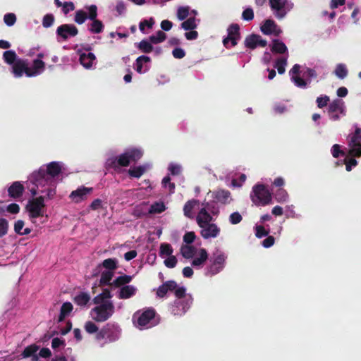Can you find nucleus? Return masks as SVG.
Returning <instances> with one entry per match:
<instances>
[{
    "mask_svg": "<svg viewBox=\"0 0 361 361\" xmlns=\"http://www.w3.org/2000/svg\"><path fill=\"white\" fill-rule=\"evenodd\" d=\"M287 65V59L282 58L276 62L275 68H277L279 74H283L285 72L286 66Z\"/></svg>",
    "mask_w": 361,
    "mask_h": 361,
    "instance_id": "3c124183",
    "label": "nucleus"
},
{
    "mask_svg": "<svg viewBox=\"0 0 361 361\" xmlns=\"http://www.w3.org/2000/svg\"><path fill=\"white\" fill-rule=\"evenodd\" d=\"M91 298L89 293L85 292H80L73 298V301L78 306H85L90 300Z\"/></svg>",
    "mask_w": 361,
    "mask_h": 361,
    "instance_id": "2f4dec72",
    "label": "nucleus"
},
{
    "mask_svg": "<svg viewBox=\"0 0 361 361\" xmlns=\"http://www.w3.org/2000/svg\"><path fill=\"white\" fill-rule=\"evenodd\" d=\"M196 235L193 231L187 232L183 235V241L187 244H191L194 242Z\"/></svg>",
    "mask_w": 361,
    "mask_h": 361,
    "instance_id": "0e129e2a",
    "label": "nucleus"
},
{
    "mask_svg": "<svg viewBox=\"0 0 361 361\" xmlns=\"http://www.w3.org/2000/svg\"><path fill=\"white\" fill-rule=\"evenodd\" d=\"M261 31L265 35H274L279 36L282 33V30L276 25L273 20H266L262 25Z\"/></svg>",
    "mask_w": 361,
    "mask_h": 361,
    "instance_id": "f3484780",
    "label": "nucleus"
},
{
    "mask_svg": "<svg viewBox=\"0 0 361 361\" xmlns=\"http://www.w3.org/2000/svg\"><path fill=\"white\" fill-rule=\"evenodd\" d=\"M25 209L28 213L30 219L32 223H35V219L37 218L47 219L46 214L47 209L46 204H25Z\"/></svg>",
    "mask_w": 361,
    "mask_h": 361,
    "instance_id": "9b49d317",
    "label": "nucleus"
},
{
    "mask_svg": "<svg viewBox=\"0 0 361 361\" xmlns=\"http://www.w3.org/2000/svg\"><path fill=\"white\" fill-rule=\"evenodd\" d=\"M163 187L168 190L169 192H173L175 189V185L173 183H171L170 177L166 176L162 180Z\"/></svg>",
    "mask_w": 361,
    "mask_h": 361,
    "instance_id": "5fc2aeb1",
    "label": "nucleus"
},
{
    "mask_svg": "<svg viewBox=\"0 0 361 361\" xmlns=\"http://www.w3.org/2000/svg\"><path fill=\"white\" fill-rule=\"evenodd\" d=\"M195 252V247L192 245H183L180 248L181 255L185 259L192 258Z\"/></svg>",
    "mask_w": 361,
    "mask_h": 361,
    "instance_id": "a19ab883",
    "label": "nucleus"
},
{
    "mask_svg": "<svg viewBox=\"0 0 361 361\" xmlns=\"http://www.w3.org/2000/svg\"><path fill=\"white\" fill-rule=\"evenodd\" d=\"M112 295L109 289H104L103 291L93 298V302L94 304H99L100 302H106V299L111 298Z\"/></svg>",
    "mask_w": 361,
    "mask_h": 361,
    "instance_id": "4c0bfd02",
    "label": "nucleus"
},
{
    "mask_svg": "<svg viewBox=\"0 0 361 361\" xmlns=\"http://www.w3.org/2000/svg\"><path fill=\"white\" fill-rule=\"evenodd\" d=\"M92 23L90 25L89 30L92 33H100L103 31L104 29V25L102 21L97 19L95 18L94 19H91Z\"/></svg>",
    "mask_w": 361,
    "mask_h": 361,
    "instance_id": "58836bf2",
    "label": "nucleus"
},
{
    "mask_svg": "<svg viewBox=\"0 0 361 361\" xmlns=\"http://www.w3.org/2000/svg\"><path fill=\"white\" fill-rule=\"evenodd\" d=\"M39 349V346L37 345V344H31L25 348L24 350L21 353V356L23 358H28L32 355H34L35 353H37Z\"/></svg>",
    "mask_w": 361,
    "mask_h": 361,
    "instance_id": "79ce46f5",
    "label": "nucleus"
},
{
    "mask_svg": "<svg viewBox=\"0 0 361 361\" xmlns=\"http://www.w3.org/2000/svg\"><path fill=\"white\" fill-rule=\"evenodd\" d=\"M152 42L149 40H142L138 44L137 48L144 53H149L152 51L153 47Z\"/></svg>",
    "mask_w": 361,
    "mask_h": 361,
    "instance_id": "49530a36",
    "label": "nucleus"
},
{
    "mask_svg": "<svg viewBox=\"0 0 361 361\" xmlns=\"http://www.w3.org/2000/svg\"><path fill=\"white\" fill-rule=\"evenodd\" d=\"M245 45L247 48L253 49L257 47H265L267 45V41L263 39L259 35H251L245 38Z\"/></svg>",
    "mask_w": 361,
    "mask_h": 361,
    "instance_id": "a211bd4d",
    "label": "nucleus"
},
{
    "mask_svg": "<svg viewBox=\"0 0 361 361\" xmlns=\"http://www.w3.org/2000/svg\"><path fill=\"white\" fill-rule=\"evenodd\" d=\"M250 198L253 202L269 203L271 200V194L264 185L257 184L252 188Z\"/></svg>",
    "mask_w": 361,
    "mask_h": 361,
    "instance_id": "6e6552de",
    "label": "nucleus"
},
{
    "mask_svg": "<svg viewBox=\"0 0 361 361\" xmlns=\"http://www.w3.org/2000/svg\"><path fill=\"white\" fill-rule=\"evenodd\" d=\"M348 154L352 157L361 155V128L358 127L349 135Z\"/></svg>",
    "mask_w": 361,
    "mask_h": 361,
    "instance_id": "1a4fd4ad",
    "label": "nucleus"
},
{
    "mask_svg": "<svg viewBox=\"0 0 361 361\" xmlns=\"http://www.w3.org/2000/svg\"><path fill=\"white\" fill-rule=\"evenodd\" d=\"M219 232L220 229L216 224H206L204 228H202V230L201 231V235L204 238L208 239L209 238L216 237Z\"/></svg>",
    "mask_w": 361,
    "mask_h": 361,
    "instance_id": "aec40b11",
    "label": "nucleus"
},
{
    "mask_svg": "<svg viewBox=\"0 0 361 361\" xmlns=\"http://www.w3.org/2000/svg\"><path fill=\"white\" fill-rule=\"evenodd\" d=\"M226 255L221 250H216L209 259L210 264L206 269L205 274L212 276L221 272L226 264Z\"/></svg>",
    "mask_w": 361,
    "mask_h": 361,
    "instance_id": "39448f33",
    "label": "nucleus"
},
{
    "mask_svg": "<svg viewBox=\"0 0 361 361\" xmlns=\"http://www.w3.org/2000/svg\"><path fill=\"white\" fill-rule=\"evenodd\" d=\"M173 252V250L170 244H169V243L161 244L160 251H159V254L161 256H163V255L171 256V255H172Z\"/></svg>",
    "mask_w": 361,
    "mask_h": 361,
    "instance_id": "8fccbe9b",
    "label": "nucleus"
},
{
    "mask_svg": "<svg viewBox=\"0 0 361 361\" xmlns=\"http://www.w3.org/2000/svg\"><path fill=\"white\" fill-rule=\"evenodd\" d=\"M148 204H137L134 208L133 214L136 219L148 218Z\"/></svg>",
    "mask_w": 361,
    "mask_h": 361,
    "instance_id": "7c9ffc66",
    "label": "nucleus"
},
{
    "mask_svg": "<svg viewBox=\"0 0 361 361\" xmlns=\"http://www.w3.org/2000/svg\"><path fill=\"white\" fill-rule=\"evenodd\" d=\"M196 220L198 226L200 228H204L206 224H209L212 221V217L205 208H202L199 212Z\"/></svg>",
    "mask_w": 361,
    "mask_h": 361,
    "instance_id": "393cba45",
    "label": "nucleus"
},
{
    "mask_svg": "<svg viewBox=\"0 0 361 361\" xmlns=\"http://www.w3.org/2000/svg\"><path fill=\"white\" fill-rule=\"evenodd\" d=\"M97 305L91 310L92 319L97 322H106L111 317L115 312V307L111 301H106Z\"/></svg>",
    "mask_w": 361,
    "mask_h": 361,
    "instance_id": "20e7f679",
    "label": "nucleus"
},
{
    "mask_svg": "<svg viewBox=\"0 0 361 361\" xmlns=\"http://www.w3.org/2000/svg\"><path fill=\"white\" fill-rule=\"evenodd\" d=\"M16 18L13 13H7L4 17V21L8 26H12L16 23Z\"/></svg>",
    "mask_w": 361,
    "mask_h": 361,
    "instance_id": "052dcab7",
    "label": "nucleus"
},
{
    "mask_svg": "<svg viewBox=\"0 0 361 361\" xmlns=\"http://www.w3.org/2000/svg\"><path fill=\"white\" fill-rule=\"evenodd\" d=\"M4 59L8 64H12L16 59V54L13 51H6L4 53Z\"/></svg>",
    "mask_w": 361,
    "mask_h": 361,
    "instance_id": "864d4df0",
    "label": "nucleus"
},
{
    "mask_svg": "<svg viewBox=\"0 0 361 361\" xmlns=\"http://www.w3.org/2000/svg\"><path fill=\"white\" fill-rule=\"evenodd\" d=\"M348 73L347 68L343 64H338L335 70L336 75L339 78H344Z\"/></svg>",
    "mask_w": 361,
    "mask_h": 361,
    "instance_id": "603ef678",
    "label": "nucleus"
},
{
    "mask_svg": "<svg viewBox=\"0 0 361 361\" xmlns=\"http://www.w3.org/2000/svg\"><path fill=\"white\" fill-rule=\"evenodd\" d=\"M78 32L77 27L72 24H64L56 30L57 35L63 39L75 36Z\"/></svg>",
    "mask_w": 361,
    "mask_h": 361,
    "instance_id": "dca6fc26",
    "label": "nucleus"
},
{
    "mask_svg": "<svg viewBox=\"0 0 361 361\" xmlns=\"http://www.w3.org/2000/svg\"><path fill=\"white\" fill-rule=\"evenodd\" d=\"M24 190V187L20 182H14L8 189V195L12 197H20Z\"/></svg>",
    "mask_w": 361,
    "mask_h": 361,
    "instance_id": "c756f323",
    "label": "nucleus"
},
{
    "mask_svg": "<svg viewBox=\"0 0 361 361\" xmlns=\"http://www.w3.org/2000/svg\"><path fill=\"white\" fill-rule=\"evenodd\" d=\"M85 331L89 334H94L98 332L97 326L92 322L88 321L85 324L84 326Z\"/></svg>",
    "mask_w": 361,
    "mask_h": 361,
    "instance_id": "6e6d98bb",
    "label": "nucleus"
},
{
    "mask_svg": "<svg viewBox=\"0 0 361 361\" xmlns=\"http://www.w3.org/2000/svg\"><path fill=\"white\" fill-rule=\"evenodd\" d=\"M62 164L60 162H51L49 164L46 169L40 168L38 171L34 172L30 177L32 185H28L27 188L30 192V196L36 198L35 203H42L52 197L55 191L52 188H49L46 191L39 189L46 185H49L52 183V178L55 177L61 172Z\"/></svg>",
    "mask_w": 361,
    "mask_h": 361,
    "instance_id": "f257e3e1",
    "label": "nucleus"
},
{
    "mask_svg": "<svg viewBox=\"0 0 361 361\" xmlns=\"http://www.w3.org/2000/svg\"><path fill=\"white\" fill-rule=\"evenodd\" d=\"M271 50L276 53L283 54L287 51V47L283 42L276 39L273 41Z\"/></svg>",
    "mask_w": 361,
    "mask_h": 361,
    "instance_id": "37998d69",
    "label": "nucleus"
},
{
    "mask_svg": "<svg viewBox=\"0 0 361 361\" xmlns=\"http://www.w3.org/2000/svg\"><path fill=\"white\" fill-rule=\"evenodd\" d=\"M300 66L296 64L290 71L289 74L290 75L291 80L299 87H304L307 84L303 78L300 76Z\"/></svg>",
    "mask_w": 361,
    "mask_h": 361,
    "instance_id": "6ab92c4d",
    "label": "nucleus"
},
{
    "mask_svg": "<svg viewBox=\"0 0 361 361\" xmlns=\"http://www.w3.org/2000/svg\"><path fill=\"white\" fill-rule=\"evenodd\" d=\"M242 219L241 214L238 212L232 213L229 216V221L231 224H238Z\"/></svg>",
    "mask_w": 361,
    "mask_h": 361,
    "instance_id": "13d9d810",
    "label": "nucleus"
},
{
    "mask_svg": "<svg viewBox=\"0 0 361 361\" xmlns=\"http://www.w3.org/2000/svg\"><path fill=\"white\" fill-rule=\"evenodd\" d=\"M149 166V165H144L132 167L128 170V173L131 177L140 178Z\"/></svg>",
    "mask_w": 361,
    "mask_h": 361,
    "instance_id": "e433bc0d",
    "label": "nucleus"
},
{
    "mask_svg": "<svg viewBox=\"0 0 361 361\" xmlns=\"http://www.w3.org/2000/svg\"><path fill=\"white\" fill-rule=\"evenodd\" d=\"M136 288L131 285L124 286L121 288L118 292V298L128 299L133 297L136 293Z\"/></svg>",
    "mask_w": 361,
    "mask_h": 361,
    "instance_id": "cd10ccee",
    "label": "nucleus"
},
{
    "mask_svg": "<svg viewBox=\"0 0 361 361\" xmlns=\"http://www.w3.org/2000/svg\"><path fill=\"white\" fill-rule=\"evenodd\" d=\"M73 305L70 302H64L60 309V314L58 318V322H63L73 310Z\"/></svg>",
    "mask_w": 361,
    "mask_h": 361,
    "instance_id": "473e14b6",
    "label": "nucleus"
},
{
    "mask_svg": "<svg viewBox=\"0 0 361 361\" xmlns=\"http://www.w3.org/2000/svg\"><path fill=\"white\" fill-rule=\"evenodd\" d=\"M87 13L83 10H78L75 12L74 20L76 23L81 25L87 18L94 19L97 16V7L96 5L85 6Z\"/></svg>",
    "mask_w": 361,
    "mask_h": 361,
    "instance_id": "9d476101",
    "label": "nucleus"
},
{
    "mask_svg": "<svg viewBox=\"0 0 361 361\" xmlns=\"http://www.w3.org/2000/svg\"><path fill=\"white\" fill-rule=\"evenodd\" d=\"M25 226V222L23 220H18L14 224V231L15 232L20 235L23 231V228Z\"/></svg>",
    "mask_w": 361,
    "mask_h": 361,
    "instance_id": "338daca9",
    "label": "nucleus"
},
{
    "mask_svg": "<svg viewBox=\"0 0 361 361\" xmlns=\"http://www.w3.org/2000/svg\"><path fill=\"white\" fill-rule=\"evenodd\" d=\"M27 63L23 60H18L12 66V71L15 77L20 78L23 73L26 74Z\"/></svg>",
    "mask_w": 361,
    "mask_h": 361,
    "instance_id": "a878e982",
    "label": "nucleus"
},
{
    "mask_svg": "<svg viewBox=\"0 0 361 361\" xmlns=\"http://www.w3.org/2000/svg\"><path fill=\"white\" fill-rule=\"evenodd\" d=\"M99 265H101V268L104 267L107 271H114L118 268V260L115 258H108L104 259Z\"/></svg>",
    "mask_w": 361,
    "mask_h": 361,
    "instance_id": "c9c22d12",
    "label": "nucleus"
},
{
    "mask_svg": "<svg viewBox=\"0 0 361 361\" xmlns=\"http://www.w3.org/2000/svg\"><path fill=\"white\" fill-rule=\"evenodd\" d=\"M192 302V298L190 296L188 298H183L180 300L175 301L176 307L173 308L172 313L174 315L179 316L184 314L190 307Z\"/></svg>",
    "mask_w": 361,
    "mask_h": 361,
    "instance_id": "4468645a",
    "label": "nucleus"
},
{
    "mask_svg": "<svg viewBox=\"0 0 361 361\" xmlns=\"http://www.w3.org/2000/svg\"><path fill=\"white\" fill-rule=\"evenodd\" d=\"M44 54L42 53L39 54L37 55V59L33 61L32 66H27V69L26 70V75L27 77L36 76L41 74L44 71L45 64L44 61L41 60Z\"/></svg>",
    "mask_w": 361,
    "mask_h": 361,
    "instance_id": "f8f14e48",
    "label": "nucleus"
},
{
    "mask_svg": "<svg viewBox=\"0 0 361 361\" xmlns=\"http://www.w3.org/2000/svg\"><path fill=\"white\" fill-rule=\"evenodd\" d=\"M96 57L94 54L85 51L80 54V61L85 68H90L95 63Z\"/></svg>",
    "mask_w": 361,
    "mask_h": 361,
    "instance_id": "b1692460",
    "label": "nucleus"
},
{
    "mask_svg": "<svg viewBox=\"0 0 361 361\" xmlns=\"http://www.w3.org/2000/svg\"><path fill=\"white\" fill-rule=\"evenodd\" d=\"M121 330L118 325L113 323L105 324L96 334L97 341L106 340L105 343L117 341L120 337Z\"/></svg>",
    "mask_w": 361,
    "mask_h": 361,
    "instance_id": "423d86ee",
    "label": "nucleus"
},
{
    "mask_svg": "<svg viewBox=\"0 0 361 361\" xmlns=\"http://www.w3.org/2000/svg\"><path fill=\"white\" fill-rule=\"evenodd\" d=\"M197 23L195 16H192L189 17L185 21L181 24V27L185 30H193L196 28Z\"/></svg>",
    "mask_w": 361,
    "mask_h": 361,
    "instance_id": "c03bdc74",
    "label": "nucleus"
},
{
    "mask_svg": "<svg viewBox=\"0 0 361 361\" xmlns=\"http://www.w3.org/2000/svg\"><path fill=\"white\" fill-rule=\"evenodd\" d=\"M154 24L153 18L145 20L140 23L139 28L142 33H147L146 28L151 29Z\"/></svg>",
    "mask_w": 361,
    "mask_h": 361,
    "instance_id": "09e8293b",
    "label": "nucleus"
},
{
    "mask_svg": "<svg viewBox=\"0 0 361 361\" xmlns=\"http://www.w3.org/2000/svg\"><path fill=\"white\" fill-rule=\"evenodd\" d=\"M133 277L129 275H123L116 277L111 283L112 286L115 288H121L124 286H127L132 281Z\"/></svg>",
    "mask_w": 361,
    "mask_h": 361,
    "instance_id": "72a5a7b5",
    "label": "nucleus"
},
{
    "mask_svg": "<svg viewBox=\"0 0 361 361\" xmlns=\"http://www.w3.org/2000/svg\"><path fill=\"white\" fill-rule=\"evenodd\" d=\"M212 196L216 202H226L232 200L231 194L228 191L225 190H218L212 193Z\"/></svg>",
    "mask_w": 361,
    "mask_h": 361,
    "instance_id": "bb28decb",
    "label": "nucleus"
},
{
    "mask_svg": "<svg viewBox=\"0 0 361 361\" xmlns=\"http://www.w3.org/2000/svg\"><path fill=\"white\" fill-rule=\"evenodd\" d=\"M142 156L140 149H133L122 154L118 159L110 157L106 160V167L117 169L119 166H127L131 161H136Z\"/></svg>",
    "mask_w": 361,
    "mask_h": 361,
    "instance_id": "f03ea898",
    "label": "nucleus"
},
{
    "mask_svg": "<svg viewBox=\"0 0 361 361\" xmlns=\"http://www.w3.org/2000/svg\"><path fill=\"white\" fill-rule=\"evenodd\" d=\"M197 12L195 10H190L189 6H180L177 10V18L179 20H183L188 16H195Z\"/></svg>",
    "mask_w": 361,
    "mask_h": 361,
    "instance_id": "c85d7f7f",
    "label": "nucleus"
},
{
    "mask_svg": "<svg viewBox=\"0 0 361 361\" xmlns=\"http://www.w3.org/2000/svg\"><path fill=\"white\" fill-rule=\"evenodd\" d=\"M208 259V254L204 248L200 250V256L194 259L192 262V266L193 267H202Z\"/></svg>",
    "mask_w": 361,
    "mask_h": 361,
    "instance_id": "f704fd0d",
    "label": "nucleus"
},
{
    "mask_svg": "<svg viewBox=\"0 0 361 361\" xmlns=\"http://www.w3.org/2000/svg\"><path fill=\"white\" fill-rule=\"evenodd\" d=\"M270 7L277 18L282 19L293 8L290 0H269Z\"/></svg>",
    "mask_w": 361,
    "mask_h": 361,
    "instance_id": "0eeeda50",
    "label": "nucleus"
},
{
    "mask_svg": "<svg viewBox=\"0 0 361 361\" xmlns=\"http://www.w3.org/2000/svg\"><path fill=\"white\" fill-rule=\"evenodd\" d=\"M177 288V283L174 281H167L161 285L157 291V295L159 298H164L168 291L173 290Z\"/></svg>",
    "mask_w": 361,
    "mask_h": 361,
    "instance_id": "5701e85b",
    "label": "nucleus"
},
{
    "mask_svg": "<svg viewBox=\"0 0 361 361\" xmlns=\"http://www.w3.org/2000/svg\"><path fill=\"white\" fill-rule=\"evenodd\" d=\"M239 39V27L232 25L228 28V37L224 39V44L226 47H233Z\"/></svg>",
    "mask_w": 361,
    "mask_h": 361,
    "instance_id": "2eb2a0df",
    "label": "nucleus"
},
{
    "mask_svg": "<svg viewBox=\"0 0 361 361\" xmlns=\"http://www.w3.org/2000/svg\"><path fill=\"white\" fill-rule=\"evenodd\" d=\"M164 263L168 268H174L177 264V259L174 255H171L164 260Z\"/></svg>",
    "mask_w": 361,
    "mask_h": 361,
    "instance_id": "bf43d9fd",
    "label": "nucleus"
},
{
    "mask_svg": "<svg viewBox=\"0 0 361 361\" xmlns=\"http://www.w3.org/2000/svg\"><path fill=\"white\" fill-rule=\"evenodd\" d=\"M166 204H151L150 207L148 208L149 217L151 215L160 214L166 210Z\"/></svg>",
    "mask_w": 361,
    "mask_h": 361,
    "instance_id": "a18cd8bd",
    "label": "nucleus"
},
{
    "mask_svg": "<svg viewBox=\"0 0 361 361\" xmlns=\"http://www.w3.org/2000/svg\"><path fill=\"white\" fill-rule=\"evenodd\" d=\"M54 23V17L51 15H46L42 21L43 26L45 27H50Z\"/></svg>",
    "mask_w": 361,
    "mask_h": 361,
    "instance_id": "774afa93",
    "label": "nucleus"
},
{
    "mask_svg": "<svg viewBox=\"0 0 361 361\" xmlns=\"http://www.w3.org/2000/svg\"><path fill=\"white\" fill-rule=\"evenodd\" d=\"M329 112L331 119L338 120L340 116L345 115L344 102L340 99L334 100L329 106Z\"/></svg>",
    "mask_w": 361,
    "mask_h": 361,
    "instance_id": "ddd939ff",
    "label": "nucleus"
},
{
    "mask_svg": "<svg viewBox=\"0 0 361 361\" xmlns=\"http://www.w3.org/2000/svg\"><path fill=\"white\" fill-rule=\"evenodd\" d=\"M8 228V223L6 219H0V238L5 235L7 233Z\"/></svg>",
    "mask_w": 361,
    "mask_h": 361,
    "instance_id": "4d7b16f0",
    "label": "nucleus"
},
{
    "mask_svg": "<svg viewBox=\"0 0 361 361\" xmlns=\"http://www.w3.org/2000/svg\"><path fill=\"white\" fill-rule=\"evenodd\" d=\"M256 233L255 235L258 238H261L262 237L267 236L269 234V231H267L264 226H257L255 227Z\"/></svg>",
    "mask_w": 361,
    "mask_h": 361,
    "instance_id": "e2e57ef3",
    "label": "nucleus"
},
{
    "mask_svg": "<svg viewBox=\"0 0 361 361\" xmlns=\"http://www.w3.org/2000/svg\"><path fill=\"white\" fill-rule=\"evenodd\" d=\"M114 276V271H105L101 274V278L99 281V283L101 286H111L112 284L111 281Z\"/></svg>",
    "mask_w": 361,
    "mask_h": 361,
    "instance_id": "ea45409f",
    "label": "nucleus"
},
{
    "mask_svg": "<svg viewBox=\"0 0 361 361\" xmlns=\"http://www.w3.org/2000/svg\"><path fill=\"white\" fill-rule=\"evenodd\" d=\"M166 38V35L162 31H158L155 35L149 37V41L152 44H159L164 41Z\"/></svg>",
    "mask_w": 361,
    "mask_h": 361,
    "instance_id": "de8ad7c7",
    "label": "nucleus"
},
{
    "mask_svg": "<svg viewBox=\"0 0 361 361\" xmlns=\"http://www.w3.org/2000/svg\"><path fill=\"white\" fill-rule=\"evenodd\" d=\"M169 170L171 174L178 175L181 171V166L178 164L171 163L169 166Z\"/></svg>",
    "mask_w": 361,
    "mask_h": 361,
    "instance_id": "69168bd1",
    "label": "nucleus"
},
{
    "mask_svg": "<svg viewBox=\"0 0 361 361\" xmlns=\"http://www.w3.org/2000/svg\"><path fill=\"white\" fill-rule=\"evenodd\" d=\"M92 188H90L81 187L73 191L71 194V197L75 202L84 201L86 196L90 194Z\"/></svg>",
    "mask_w": 361,
    "mask_h": 361,
    "instance_id": "4be33fe9",
    "label": "nucleus"
},
{
    "mask_svg": "<svg viewBox=\"0 0 361 361\" xmlns=\"http://www.w3.org/2000/svg\"><path fill=\"white\" fill-rule=\"evenodd\" d=\"M150 62V58L147 56H139L135 63V68L139 73L147 72L149 69L148 63Z\"/></svg>",
    "mask_w": 361,
    "mask_h": 361,
    "instance_id": "412c9836",
    "label": "nucleus"
},
{
    "mask_svg": "<svg viewBox=\"0 0 361 361\" xmlns=\"http://www.w3.org/2000/svg\"><path fill=\"white\" fill-rule=\"evenodd\" d=\"M155 315L156 311L152 307L137 311L133 316V323L140 330L148 329L155 324L153 322Z\"/></svg>",
    "mask_w": 361,
    "mask_h": 361,
    "instance_id": "7ed1b4c3",
    "label": "nucleus"
},
{
    "mask_svg": "<svg viewBox=\"0 0 361 361\" xmlns=\"http://www.w3.org/2000/svg\"><path fill=\"white\" fill-rule=\"evenodd\" d=\"M193 206L194 204H185L183 208L184 215L190 219L194 217Z\"/></svg>",
    "mask_w": 361,
    "mask_h": 361,
    "instance_id": "680f3d73",
    "label": "nucleus"
}]
</instances>
